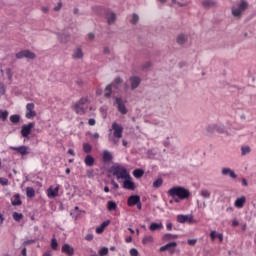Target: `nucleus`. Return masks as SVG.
Segmentation results:
<instances>
[{
    "mask_svg": "<svg viewBox=\"0 0 256 256\" xmlns=\"http://www.w3.org/2000/svg\"><path fill=\"white\" fill-rule=\"evenodd\" d=\"M168 195L174 199L175 203H180L184 199H189L191 192L181 186H174L168 190Z\"/></svg>",
    "mask_w": 256,
    "mask_h": 256,
    "instance_id": "nucleus-1",
    "label": "nucleus"
},
{
    "mask_svg": "<svg viewBox=\"0 0 256 256\" xmlns=\"http://www.w3.org/2000/svg\"><path fill=\"white\" fill-rule=\"evenodd\" d=\"M123 137V125L114 122L112 128L109 130L108 141L112 145H119V141Z\"/></svg>",
    "mask_w": 256,
    "mask_h": 256,
    "instance_id": "nucleus-2",
    "label": "nucleus"
},
{
    "mask_svg": "<svg viewBox=\"0 0 256 256\" xmlns=\"http://www.w3.org/2000/svg\"><path fill=\"white\" fill-rule=\"evenodd\" d=\"M112 174L114 175V177H116L118 180L119 179H127V177H129V172L127 171L126 167H123L121 165H116L114 167H112Z\"/></svg>",
    "mask_w": 256,
    "mask_h": 256,
    "instance_id": "nucleus-3",
    "label": "nucleus"
},
{
    "mask_svg": "<svg viewBox=\"0 0 256 256\" xmlns=\"http://www.w3.org/2000/svg\"><path fill=\"white\" fill-rule=\"evenodd\" d=\"M89 103V99L81 98L78 102L75 103L73 109L77 115H85V105Z\"/></svg>",
    "mask_w": 256,
    "mask_h": 256,
    "instance_id": "nucleus-4",
    "label": "nucleus"
},
{
    "mask_svg": "<svg viewBox=\"0 0 256 256\" xmlns=\"http://www.w3.org/2000/svg\"><path fill=\"white\" fill-rule=\"evenodd\" d=\"M247 7H249V5L247 4V1L242 0L239 4V7L232 8V15L234 17H241V14L243 13V11H245V9H247Z\"/></svg>",
    "mask_w": 256,
    "mask_h": 256,
    "instance_id": "nucleus-5",
    "label": "nucleus"
},
{
    "mask_svg": "<svg viewBox=\"0 0 256 256\" xmlns=\"http://www.w3.org/2000/svg\"><path fill=\"white\" fill-rule=\"evenodd\" d=\"M11 151H17V153H19V155H21L22 157H25V155H29L31 153V148H29V146L26 145H22V146H10Z\"/></svg>",
    "mask_w": 256,
    "mask_h": 256,
    "instance_id": "nucleus-6",
    "label": "nucleus"
},
{
    "mask_svg": "<svg viewBox=\"0 0 256 256\" xmlns=\"http://www.w3.org/2000/svg\"><path fill=\"white\" fill-rule=\"evenodd\" d=\"M35 127L34 122H30L29 124H25L21 128V135L25 139L29 138V135H31V131H33V128Z\"/></svg>",
    "mask_w": 256,
    "mask_h": 256,
    "instance_id": "nucleus-7",
    "label": "nucleus"
},
{
    "mask_svg": "<svg viewBox=\"0 0 256 256\" xmlns=\"http://www.w3.org/2000/svg\"><path fill=\"white\" fill-rule=\"evenodd\" d=\"M37 55L29 50H22L16 53V59H35Z\"/></svg>",
    "mask_w": 256,
    "mask_h": 256,
    "instance_id": "nucleus-8",
    "label": "nucleus"
},
{
    "mask_svg": "<svg viewBox=\"0 0 256 256\" xmlns=\"http://www.w3.org/2000/svg\"><path fill=\"white\" fill-rule=\"evenodd\" d=\"M26 119H33V117H37V112H35V104L34 103H28L26 105Z\"/></svg>",
    "mask_w": 256,
    "mask_h": 256,
    "instance_id": "nucleus-9",
    "label": "nucleus"
},
{
    "mask_svg": "<svg viewBox=\"0 0 256 256\" xmlns=\"http://www.w3.org/2000/svg\"><path fill=\"white\" fill-rule=\"evenodd\" d=\"M115 101L119 113H121V115H127V107L125 106V101H123V99L119 97H117Z\"/></svg>",
    "mask_w": 256,
    "mask_h": 256,
    "instance_id": "nucleus-10",
    "label": "nucleus"
},
{
    "mask_svg": "<svg viewBox=\"0 0 256 256\" xmlns=\"http://www.w3.org/2000/svg\"><path fill=\"white\" fill-rule=\"evenodd\" d=\"M59 189V185H57L55 188L53 186H50L46 191L47 197L49 199H55V197H59Z\"/></svg>",
    "mask_w": 256,
    "mask_h": 256,
    "instance_id": "nucleus-11",
    "label": "nucleus"
},
{
    "mask_svg": "<svg viewBox=\"0 0 256 256\" xmlns=\"http://www.w3.org/2000/svg\"><path fill=\"white\" fill-rule=\"evenodd\" d=\"M123 188L128 189L129 191H135V183L133 182L131 175L124 179Z\"/></svg>",
    "mask_w": 256,
    "mask_h": 256,
    "instance_id": "nucleus-12",
    "label": "nucleus"
},
{
    "mask_svg": "<svg viewBox=\"0 0 256 256\" xmlns=\"http://www.w3.org/2000/svg\"><path fill=\"white\" fill-rule=\"evenodd\" d=\"M175 247H177V242H171V243H168V244L160 247V252L163 253L165 251H170V253H174Z\"/></svg>",
    "mask_w": 256,
    "mask_h": 256,
    "instance_id": "nucleus-13",
    "label": "nucleus"
},
{
    "mask_svg": "<svg viewBox=\"0 0 256 256\" xmlns=\"http://www.w3.org/2000/svg\"><path fill=\"white\" fill-rule=\"evenodd\" d=\"M178 223H193V216L192 215H178L177 216Z\"/></svg>",
    "mask_w": 256,
    "mask_h": 256,
    "instance_id": "nucleus-14",
    "label": "nucleus"
},
{
    "mask_svg": "<svg viewBox=\"0 0 256 256\" xmlns=\"http://www.w3.org/2000/svg\"><path fill=\"white\" fill-rule=\"evenodd\" d=\"M129 81H130V85H131L132 90L137 89V87H139V85H141V78L138 77V76L130 77Z\"/></svg>",
    "mask_w": 256,
    "mask_h": 256,
    "instance_id": "nucleus-15",
    "label": "nucleus"
},
{
    "mask_svg": "<svg viewBox=\"0 0 256 256\" xmlns=\"http://www.w3.org/2000/svg\"><path fill=\"white\" fill-rule=\"evenodd\" d=\"M62 253H65V255L68 256H73L75 255V249H73V247H71L69 244H64L62 246Z\"/></svg>",
    "mask_w": 256,
    "mask_h": 256,
    "instance_id": "nucleus-16",
    "label": "nucleus"
},
{
    "mask_svg": "<svg viewBox=\"0 0 256 256\" xmlns=\"http://www.w3.org/2000/svg\"><path fill=\"white\" fill-rule=\"evenodd\" d=\"M139 201H141V197H139V195L130 196L127 201L128 207H135V204L139 203Z\"/></svg>",
    "mask_w": 256,
    "mask_h": 256,
    "instance_id": "nucleus-17",
    "label": "nucleus"
},
{
    "mask_svg": "<svg viewBox=\"0 0 256 256\" xmlns=\"http://www.w3.org/2000/svg\"><path fill=\"white\" fill-rule=\"evenodd\" d=\"M245 203H247V198L245 196H241L240 198L236 199L234 205L237 207V209H243Z\"/></svg>",
    "mask_w": 256,
    "mask_h": 256,
    "instance_id": "nucleus-18",
    "label": "nucleus"
},
{
    "mask_svg": "<svg viewBox=\"0 0 256 256\" xmlns=\"http://www.w3.org/2000/svg\"><path fill=\"white\" fill-rule=\"evenodd\" d=\"M187 41H189V36L187 34H179L176 38V43H178V45H185Z\"/></svg>",
    "mask_w": 256,
    "mask_h": 256,
    "instance_id": "nucleus-19",
    "label": "nucleus"
},
{
    "mask_svg": "<svg viewBox=\"0 0 256 256\" xmlns=\"http://www.w3.org/2000/svg\"><path fill=\"white\" fill-rule=\"evenodd\" d=\"M102 159L104 163H109L113 160V154L109 150H104L102 153Z\"/></svg>",
    "mask_w": 256,
    "mask_h": 256,
    "instance_id": "nucleus-20",
    "label": "nucleus"
},
{
    "mask_svg": "<svg viewBox=\"0 0 256 256\" xmlns=\"http://www.w3.org/2000/svg\"><path fill=\"white\" fill-rule=\"evenodd\" d=\"M222 175H229L232 179H237V174H235V171L231 170V168H223Z\"/></svg>",
    "mask_w": 256,
    "mask_h": 256,
    "instance_id": "nucleus-21",
    "label": "nucleus"
},
{
    "mask_svg": "<svg viewBox=\"0 0 256 256\" xmlns=\"http://www.w3.org/2000/svg\"><path fill=\"white\" fill-rule=\"evenodd\" d=\"M142 243L143 245H153V243H155V238H153L151 235H146L142 239Z\"/></svg>",
    "mask_w": 256,
    "mask_h": 256,
    "instance_id": "nucleus-22",
    "label": "nucleus"
},
{
    "mask_svg": "<svg viewBox=\"0 0 256 256\" xmlns=\"http://www.w3.org/2000/svg\"><path fill=\"white\" fill-rule=\"evenodd\" d=\"M84 163L87 167H93V165H95V158L91 155H87L84 159Z\"/></svg>",
    "mask_w": 256,
    "mask_h": 256,
    "instance_id": "nucleus-23",
    "label": "nucleus"
},
{
    "mask_svg": "<svg viewBox=\"0 0 256 256\" xmlns=\"http://www.w3.org/2000/svg\"><path fill=\"white\" fill-rule=\"evenodd\" d=\"M149 229L150 231H161V229H163V223H152Z\"/></svg>",
    "mask_w": 256,
    "mask_h": 256,
    "instance_id": "nucleus-24",
    "label": "nucleus"
},
{
    "mask_svg": "<svg viewBox=\"0 0 256 256\" xmlns=\"http://www.w3.org/2000/svg\"><path fill=\"white\" fill-rule=\"evenodd\" d=\"M106 19H107L109 25H113V23H115V19H116L115 13L108 12L106 14Z\"/></svg>",
    "mask_w": 256,
    "mask_h": 256,
    "instance_id": "nucleus-25",
    "label": "nucleus"
},
{
    "mask_svg": "<svg viewBox=\"0 0 256 256\" xmlns=\"http://www.w3.org/2000/svg\"><path fill=\"white\" fill-rule=\"evenodd\" d=\"M73 59H83V50L81 48L74 50Z\"/></svg>",
    "mask_w": 256,
    "mask_h": 256,
    "instance_id": "nucleus-26",
    "label": "nucleus"
},
{
    "mask_svg": "<svg viewBox=\"0 0 256 256\" xmlns=\"http://www.w3.org/2000/svg\"><path fill=\"white\" fill-rule=\"evenodd\" d=\"M111 93H113V84H110V85L106 86L104 97L109 99V97H111Z\"/></svg>",
    "mask_w": 256,
    "mask_h": 256,
    "instance_id": "nucleus-27",
    "label": "nucleus"
},
{
    "mask_svg": "<svg viewBox=\"0 0 256 256\" xmlns=\"http://www.w3.org/2000/svg\"><path fill=\"white\" fill-rule=\"evenodd\" d=\"M109 225V221L103 222L101 224V226H99L98 228H96V233L98 235H101V233H103V231H105V227H107Z\"/></svg>",
    "mask_w": 256,
    "mask_h": 256,
    "instance_id": "nucleus-28",
    "label": "nucleus"
},
{
    "mask_svg": "<svg viewBox=\"0 0 256 256\" xmlns=\"http://www.w3.org/2000/svg\"><path fill=\"white\" fill-rule=\"evenodd\" d=\"M107 209H108V211H117V203H115L113 201H108Z\"/></svg>",
    "mask_w": 256,
    "mask_h": 256,
    "instance_id": "nucleus-29",
    "label": "nucleus"
},
{
    "mask_svg": "<svg viewBox=\"0 0 256 256\" xmlns=\"http://www.w3.org/2000/svg\"><path fill=\"white\" fill-rule=\"evenodd\" d=\"M26 195L30 199L33 198L35 196V189H33L32 187H27L26 188Z\"/></svg>",
    "mask_w": 256,
    "mask_h": 256,
    "instance_id": "nucleus-30",
    "label": "nucleus"
},
{
    "mask_svg": "<svg viewBox=\"0 0 256 256\" xmlns=\"http://www.w3.org/2000/svg\"><path fill=\"white\" fill-rule=\"evenodd\" d=\"M12 205H21V197L19 194L14 195L12 198Z\"/></svg>",
    "mask_w": 256,
    "mask_h": 256,
    "instance_id": "nucleus-31",
    "label": "nucleus"
},
{
    "mask_svg": "<svg viewBox=\"0 0 256 256\" xmlns=\"http://www.w3.org/2000/svg\"><path fill=\"white\" fill-rule=\"evenodd\" d=\"M144 173L145 172L142 169H136L133 171V175L136 179H141V176L144 175Z\"/></svg>",
    "mask_w": 256,
    "mask_h": 256,
    "instance_id": "nucleus-32",
    "label": "nucleus"
},
{
    "mask_svg": "<svg viewBox=\"0 0 256 256\" xmlns=\"http://www.w3.org/2000/svg\"><path fill=\"white\" fill-rule=\"evenodd\" d=\"M123 83V79L121 77L115 78L114 82L112 83V87H115L116 89L119 88V85Z\"/></svg>",
    "mask_w": 256,
    "mask_h": 256,
    "instance_id": "nucleus-33",
    "label": "nucleus"
},
{
    "mask_svg": "<svg viewBox=\"0 0 256 256\" xmlns=\"http://www.w3.org/2000/svg\"><path fill=\"white\" fill-rule=\"evenodd\" d=\"M83 151H84V153H91V151H93V147L89 143H84Z\"/></svg>",
    "mask_w": 256,
    "mask_h": 256,
    "instance_id": "nucleus-34",
    "label": "nucleus"
},
{
    "mask_svg": "<svg viewBox=\"0 0 256 256\" xmlns=\"http://www.w3.org/2000/svg\"><path fill=\"white\" fill-rule=\"evenodd\" d=\"M201 197H204V199H209L211 197V192L207 189L201 190L200 192Z\"/></svg>",
    "mask_w": 256,
    "mask_h": 256,
    "instance_id": "nucleus-35",
    "label": "nucleus"
},
{
    "mask_svg": "<svg viewBox=\"0 0 256 256\" xmlns=\"http://www.w3.org/2000/svg\"><path fill=\"white\" fill-rule=\"evenodd\" d=\"M58 247H59V243H57V239L52 238V240H51V249H53V251H57Z\"/></svg>",
    "mask_w": 256,
    "mask_h": 256,
    "instance_id": "nucleus-36",
    "label": "nucleus"
},
{
    "mask_svg": "<svg viewBox=\"0 0 256 256\" xmlns=\"http://www.w3.org/2000/svg\"><path fill=\"white\" fill-rule=\"evenodd\" d=\"M161 185H163V179L158 178L156 181L153 182V187L155 189H159V187H161Z\"/></svg>",
    "mask_w": 256,
    "mask_h": 256,
    "instance_id": "nucleus-37",
    "label": "nucleus"
},
{
    "mask_svg": "<svg viewBox=\"0 0 256 256\" xmlns=\"http://www.w3.org/2000/svg\"><path fill=\"white\" fill-rule=\"evenodd\" d=\"M11 123H19L21 121V116L19 115H12L10 116Z\"/></svg>",
    "mask_w": 256,
    "mask_h": 256,
    "instance_id": "nucleus-38",
    "label": "nucleus"
},
{
    "mask_svg": "<svg viewBox=\"0 0 256 256\" xmlns=\"http://www.w3.org/2000/svg\"><path fill=\"white\" fill-rule=\"evenodd\" d=\"M7 117H9V112L0 110V119H3V121H5L7 120Z\"/></svg>",
    "mask_w": 256,
    "mask_h": 256,
    "instance_id": "nucleus-39",
    "label": "nucleus"
},
{
    "mask_svg": "<svg viewBox=\"0 0 256 256\" xmlns=\"http://www.w3.org/2000/svg\"><path fill=\"white\" fill-rule=\"evenodd\" d=\"M13 219H14V221H20L21 219H23V214L14 212Z\"/></svg>",
    "mask_w": 256,
    "mask_h": 256,
    "instance_id": "nucleus-40",
    "label": "nucleus"
},
{
    "mask_svg": "<svg viewBox=\"0 0 256 256\" xmlns=\"http://www.w3.org/2000/svg\"><path fill=\"white\" fill-rule=\"evenodd\" d=\"M108 253H109V248H107V247H103L102 249L99 250L100 256L108 255Z\"/></svg>",
    "mask_w": 256,
    "mask_h": 256,
    "instance_id": "nucleus-41",
    "label": "nucleus"
},
{
    "mask_svg": "<svg viewBox=\"0 0 256 256\" xmlns=\"http://www.w3.org/2000/svg\"><path fill=\"white\" fill-rule=\"evenodd\" d=\"M241 151H242V155H247L251 153V148L249 146H244L241 148Z\"/></svg>",
    "mask_w": 256,
    "mask_h": 256,
    "instance_id": "nucleus-42",
    "label": "nucleus"
},
{
    "mask_svg": "<svg viewBox=\"0 0 256 256\" xmlns=\"http://www.w3.org/2000/svg\"><path fill=\"white\" fill-rule=\"evenodd\" d=\"M0 185H3V186L9 185V180L7 178H0Z\"/></svg>",
    "mask_w": 256,
    "mask_h": 256,
    "instance_id": "nucleus-43",
    "label": "nucleus"
},
{
    "mask_svg": "<svg viewBox=\"0 0 256 256\" xmlns=\"http://www.w3.org/2000/svg\"><path fill=\"white\" fill-rule=\"evenodd\" d=\"M137 21H139V16L137 14H133L132 19H131V23L133 25H135V23H137Z\"/></svg>",
    "mask_w": 256,
    "mask_h": 256,
    "instance_id": "nucleus-44",
    "label": "nucleus"
},
{
    "mask_svg": "<svg viewBox=\"0 0 256 256\" xmlns=\"http://www.w3.org/2000/svg\"><path fill=\"white\" fill-rule=\"evenodd\" d=\"M130 255L131 256H139V251L137 249H135V248H132L130 250Z\"/></svg>",
    "mask_w": 256,
    "mask_h": 256,
    "instance_id": "nucleus-45",
    "label": "nucleus"
},
{
    "mask_svg": "<svg viewBox=\"0 0 256 256\" xmlns=\"http://www.w3.org/2000/svg\"><path fill=\"white\" fill-rule=\"evenodd\" d=\"M210 238H211V241H215V239H217V232L211 231Z\"/></svg>",
    "mask_w": 256,
    "mask_h": 256,
    "instance_id": "nucleus-46",
    "label": "nucleus"
},
{
    "mask_svg": "<svg viewBox=\"0 0 256 256\" xmlns=\"http://www.w3.org/2000/svg\"><path fill=\"white\" fill-rule=\"evenodd\" d=\"M61 7H63V4L59 2L56 7H54V11H61Z\"/></svg>",
    "mask_w": 256,
    "mask_h": 256,
    "instance_id": "nucleus-47",
    "label": "nucleus"
},
{
    "mask_svg": "<svg viewBox=\"0 0 256 256\" xmlns=\"http://www.w3.org/2000/svg\"><path fill=\"white\" fill-rule=\"evenodd\" d=\"M33 243H35V240H27V241H25V242L23 243V245H24V247H27V245H31V244H33Z\"/></svg>",
    "mask_w": 256,
    "mask_h": 256,
    "instance_id": "nucleus-48",
    "label": "nucleus"
},
{
    "mask_svg": "<svg viewBox=\"0 0 256 256\" xmlns=\"http://www.w3.org/2000/svg\"><path fill=\"white\" fill-rule=\"evenodd\" d=\"M0 95H5V85L0 84Z\"/></svg>",
    "mask_w": 256,
    "mask_h": 256,
    "instance_id": "nucleus-49",
    "label": "nucleus"
},
{
    "mask_svg": "<svg viewBox=\"0 0 256 256\" xmlns=\"http://www.w3.org/2000/svg\"><path fill=\"white\" fill-rule=\"evenodd\" d=\"M91 139H94L97 141L99 139V133L90 134Z\"/></svg>",
    "mask_w": 256,
    "mask_h": 256,
    "instance_id": "nucleus-50",
    "label": "nucleus"
},
{
    "mask_svg": "<svg viewBox=\"0 0 256 256\" xmlns=\"http://www.w3.org/2000/svg\"><path fill=\"white\" fill-rule=\"evenodd\" d=\"M171 238H173V235H171V234H166L163 236L164 241H169V239H171Z\"/></svg>",
    "mask_w": 256,
    "mask_h": 256,
    "instance_id": "nucleus-51",
    "label": "nucleus"
},
{
    "mask_svg": "<svg viewBox=\"0 0 256 256\" xmlns=\"http://www.w3.org/2000/svg\"><path fill=\"white\" fill-rule=\"evenodd\" d=\"M166 229H167L168 231H171V229H173V224H172L171 222H167V224H166Z\"/></svg>",
    "mask_w": 256,
    "mask_h": 256,
    "instance_id": "nucleus-52",
    "label": "nucleus"
},
{
    "mask_svg": "<svg viewBox=\"0 0 256 256\" xmlns=\"http://www.w3.org/2000/svg\"><path fill=\"white\" fill-rule=\"evenodd\" d=\"M85 239L86 241H93V234H87Z\"/></svg>",
    "mask_w": 256,
    "mask_h": 256,
    "instance_id": "nucleus-53",
    "label": "nucleus"
},
{
    "mask_svg": "<svg viewBox=\"0 0 256 256\" xmlns=\"http://www.w3.org/2000/svg\"><path fill=\"white\" fill-rule=\"evenodd\" d=\"M88 125H90L91 127H93V125H95V119L91 118L88 120Z\"/></svg>",
    "mask_w": 256,
    "mask_h": 256,
    "instance_id": "nucleus-54",
    "label": "nucleus"
},
{
    "mask_svg": "<svg viewBox=\"0 0 256 256\" xmlns=\"http://www.w3.org/2000/svg\"><path fill=\"white\" fill-rule=\"evenodd\" d=\"M111 185H113L114 189H119V184H117V182L114 180L111 181Z\"/></svg>",
    "mask_w": 256,
    "mask_h": 256,
    "instance_id": "nucleus-55",
    "label": "nucleus"
},
{
    "mask_svg": "<svg viewBox=\"0 0 256 256\" xmlns=\"http://www.w3.org/2000/svg\"><path fill=\"white\" fill-rule=\"evenodd\" d=\"M76 85H78L79 87H83V85H85V83L83 82V80H77Z\"/></svg>",
    "mask_w": 256,
    "mask_h": 256,
    "instance_id": "nucleus-56",
    "label": "nucleus"
},
{
    "mask_svg": "<svg viewBox=\"0 0 256 256\" xmlns=\"http://www.w3.org/2000/svg\"><path fill=\"white\" fill-rule=\"evenodd\" d=\"M103 51L105 55H109V53H111V49H109V47H105Z\"/></svg>",
    "mask_w": 256,
    "mask_h": 256,
    "instance_id": "nucleus-57",
    "label": "nucleus"
},
{
    "mask_svg": "<svg viewBox=\"0 0 256 256\" xmlns=\"http://www.w3.org/2000/svg\"><path fill=\"white\" fill-rule=\"evenodd\" d=\"M216 237L219 239L220 243L223 242V234H217Z\"/></svg>",
    "mask_w": 256,
    "mask_h": 256,
    "instance_id": "nucleus-58",
    "label": "nucleus"
},
{
    "mask_svg": "<svg viewBox=\"0 0 256 256\" xmlns=\"http://www.w3.org/2000/svg\"><path fill=\"white\" fill-rule=\"evenodd\" d=\"M88 39H90V41H93V39H95V34L89 33L88 34Z\"/></svg>",
    "mask_w": 256,
    "mask_h": 256,
    "instance_id": "nucleus-59",
    "label": "nucleus"
},
{
    "mask_svg": "<svg viewBox=\"0 0 256 256\" xmlns=\"http://www.w3.org/2000/svg\"><path fill=\"white\" fill-rule=\"evenodd\" d=\"M137 209L141 210L142 209V205H141V200H139L138 203L135 204Z\"/></svg>",
    "mask_w": 256,
    "mask_h": 256,
    "instance_id": "nucleus-60",
    "label": "nucleus"
},
{
    "mask_svg": "<svg viewBox=\"0 0 256 256\" xmlns=\"http://www.w3.org/2000/svg\"><path fill=\"white\" fill-rule=\"evenodd\" d=\"M242 185H243L244 187H247V185H249V184L247 183V180H246L245 178L242 179Z\"/></svg>",
    "mask_w": 256,
    "mask_h": 256,
    "instance_id": "nucleus-61",
    "label": "nucleus"
},
{
    "mask_svg": "<svg viewBox=\"0 0 256 256\" xmlns=\"http://www.w3.org/2000/svg\"><path fill=\"white\" fill-rule=\"evenodd\" d=\"M232 225H233V227H237L239 225V221L233 220Z\"/></svg>",
    "mask_w": 256,
    "mask_h": 256,
    "instance_id": "nucleus-62",
    "label": "nucleus"
},
{
    "mask_svg": "<svg viewBox=\"0 0 256 256\" xmlns=\"http://www.w3.org/2000/svg\"><path fill=\"white\" fill-rule=\"evenodd\" d=\"M131 241H133V238L131 236L126 238V243H131Z\"/></svg>",
    "mask_w": 256,
    "mask_h": 256,
    "instance_id": "nucleus-63",
    "label": "nucleus"
},
{
    "mask_svg": "<svg viewBox=\"0 0 256 256\" xmlns=\"http://www.w3.org/2000/svg\"><path fill=\"white\" fill-rule=\"evenodd\" d=\"M42 256H51V252H45Z\"/></svg>",
    "mask_w": 256,
    "mask_h": 256,
    "instance_id": "nucleus-64",
    "label": "nucleus"
}]
</instances>
